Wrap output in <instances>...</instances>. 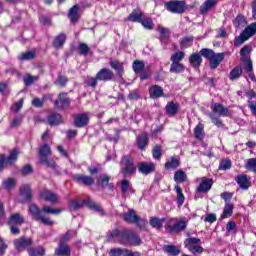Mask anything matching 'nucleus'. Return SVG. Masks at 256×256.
Wrapping results in <instances>:
<instances>
[{"mask_svg":"<svg viewBox=\"0 0 256 256\" xmlns=\"http://www.w3.org/2000/svg\"><path fill=\"white\" fill-rule=\"evenodd\" d=\"M187 225H189V219L186 217H175L169 218L165 224V230L171 234L181 233V231H185L187 229Z\"/></svg>","mask_w":256,"mask_h":256,"instance_id":"nucleus-1","label":"nucleus"},{"mask_svg":"<svg viewBox=\"0 0 256 256\" xmlns=\"http://www.w3.org/2000/svg\"><path fill=\"white\" fill-rule=\"evenodd\" d=\"M200 55L210 61V69H217L223 59H225V53H215L212 49L203 48L200 50Z\"/></svg>","mask_w":256,"mask_h":256,"instance_id":"nucleus-2","label":"nucleus"},{"mask_svg":"<svg viewBox=\"0 0 256 256\" xmlns=\"http://www.w3.org/2000/svg\"><path fill=\"white\" fill-rule=\"evenodd\" d=\"M88 207V209H91L92 211H96L97 213H100V215H105V211H103V208L101 205L95 203L91 199L87 200H71L69 207L70 209H73V211H77V209H81V207Z\"/></svg>","mask_w":256,"mask_h":256,"instance_id":"nucleus-3","label":"nucleus"},{"mask_svg":"<svg viewBox=\"0 0 256 256\" xmlns=\"http://www.w3.org/2000/svg\"><path fill=\"white\" fill-rule=\"evenodd\" d=\"M123 220L126 221V223H134L139 229H145V227H147V220L139 217L133 209H128V211L123 214Z\"/></svg>","mask_w":256,"mask_h":256,"instance_id":"nucleus-4","label":"nucleus"},{"mask_svg":"<svg viewBox=\"0 0 256 256\" xmlns=\"http://www.w3.org/2000/svg\"><path fill=\"white\" fill-rule=\"evenodd\" d=\"M39 155H40V163L42 165H46L50 169H55L57 164L53 160H49V155H51V147L49 144L45 143L39 148Z\"/></svg>","mask_w":256,"mask_h":256,"instance_id":"nucleus-5","label":"nucleus"},{"mask_svg":"<svg viewBox=\"0 0 256 256\" xmlns=\"http://www.w3.org/2000/svg\"><path fill=\"white\" fill-rule=\"evenodd\" d=\"M120 165L122 167V175H133L137 172V166H135V160L131 155H124L121 159Z\"/></svg>","mask_w":256,"mask_h":256,"instance_id":"nucleus-6","label":"nucleus"},{"mask_svg":"<svg viewBox=\"0 0 256 256\" xmlns=\"http://www.w3.org/2000/svg\"><path fill=\"white\" fill-rule=\"evenodd\" d=\"M164 7L169 13L175 15H181L184 11H187V3L183 0H172L164 3Z\"/></svg>","mask_w":256,"mask_h":256,"instance_id":"nucleus-7","label":"nucleus"},{"mask_svg":"<svg viewBox=\"0 0 256 256\" xmlns=\"http://www.w3.org/2000/svg\"><path fill=\"white\" fill-rule=\"evenodd\" d=\"M131 237V230H122L119 229L113 230L109 239H117L120 245H124L125 247H129V239Z\"/></svg>","mask_w":256,"mask_h":256,"instance_id":"nucleus-8","label":"nucleus"},{"mask_svg":"<svg viewBox=\"0 0 256 256\" xmlns=\"http://www.w3.org/2000/svg\"><path fill=\"white\" fill-rule=\"evenodd\" d=\"M29 213L32 215L34 221H41L44 225H53V220L43 216V212L39 209V207L35 204H31L29 206Z\"/></svg>","mask_w":256,"mask_h":256,"instance_id":"nucleus-9","label":"nucleus"},{"mask_svg":"<svg viewBox=\"0 0 256 256\" xmlns=\"http://www.w3.org/2000/svg\"><path fill=\"white\" fill-rule=\"evenodd\" d=\"M18 155L19 152L15 149L10 152L8 157H5V155H0V171H3L7 165H13V163L17 161Z\"/></svg>","mask_w":256,"mask_h":256,"instance_id":"nucleus-10","label":"nucleus"},{"mask_svg":"<svg viewBox=\"0 0 256 256\" xmlns=\"http://www.w3.org/2000/svg\"><path fill=\"white\" fill-rule=\"evenodd\" d=\"M40 199H43V201H46L47 203H59V195L48 189H44L40 192Z\"/></svg>","mask_w":256,"mask_h":256,"instance_id":"nucleus-11","label":"nucleus"},{"mask_svg":"<svg viewBox=\"0 0 256 256\" xmlns=\"http://www.w3.org/2000/svg\"><path fill=\"white\" fill-rule=\"evenodd\" d=\"M213 187V179L207 177L200 178V184L198 185L196 191L197 193H209Z\"/></svg>","mask_w":256,"mask_h":256,"instance_id":"nucleus-12","label":"nucleus"},{"mask_svg":"<svg viewBox=\"0 0 256 256\" xmlns=\"http://www.w3.org/2000/svg\"><path fill=\"white\" fill-rule=\"evenodd\" d=\"M96 76L99 81H104V83H107V81H113L115 78V73H113V70L109 68H102L97 72Z\"/></svg>","mask_w":256,"mask_h":256,"instance_id":"nucleus-13","label":"nucleus"},{"mask_svg":"<svg viewBox=\"0 0 256 256\" xmlns=\"http://www.w3.org/2000/svg\"><path fill=\"white\" fill-rule=\"evenodd\" d=\"M33 245V239L20 237L14 240V247L17 251H25L27 247H31Z\"/></svg>","mask_w":256,"mask_h":256,"instance_id":"nucleus-14","label":"nucleus"},{"mask_svg":"<svg viewBox=\"0 0 256 256\" xmlns=\"http://www.w3.org/2000/svg\"><path fill=\"white\" fill-rule=\"evenodd\" d=\"M138 171L142 173V175H149L150 173H154L155 164L153 162H140L138 164Z\"/></svg>","mask_w":256,"mask_h":256,"instance_id":"nucleus-15","label":"nucleus"},{"mask_svg":"<svg viewBox=\"0 0 256 256\" xmlns=\"http://www.w3.org/2000/svg\"><path fill=\"white\" fill-rule=\"evenodd\" d=\"M70 103L71 99L67 97V93L63 92L60 93L58 99H56L55 107H57V109H65V107H69Z\"/></svg>","mask_w":256,"mask_h":256,"instance_id":"nucleus-16","label":"nucleus"},{"mask_svg":"<svg viewBox=\"0 0 256 256\" xmlns=\"http://www.w3.org/2000/svg\"><path fill=\"white\" fill-rule=\"evenodd\" d=\"M212 112L218 117H229V109L222 104L215 103L211 106Z\"/></svg>","mask_w":256,"mask_h":256,"instance_id":"nucleus-17","label":"nucleus"},{"mask_svg":"<svg viewBox=\"0 0 256 256\" xmlns=\"http://www.w3.org/2000/svg\"><path fill=\"white\" fill-rule=\"evenodd\" d=\"M110 67L116 71V77H118V79H123V75L125 74L123 63L119 62V60H111Z\"/></svg>","mask_w":256,"mask_h":256,"instance_id":"nucleus-18","label":"nucleus"},{"mask_svg":"<svg viewBox=\"0 0 256 256\" xmlns=\"http://www.w3.org/2000/svg\"><path fill=\"white\" fill-rule=\"evenodd\" d=\"M164 167L167 171H173V169L181 167V159L178 156H172L166 161Z\"/></svg>","mask_w":256,"mask_h":256,"instance_id":"nucleus-19","label":"nucleus"},{"mask_svg":"<svg viewBox=\"0 0 256 256\" xmlns=\"http://www.w3.org/2000/svg\"><path fill=\"white\" fill-rule=\"evenodd\" d=\"M74 179L77 183H82V185H85L86 187H91V185L95 183V179L93 177L83 174L74 175Z\"/></svg>","mask_w":256,"mask_h":256,"instance_id":"nucleus-20","label":"nucleus"},{"mask_svg":"<svg viewBox=\"0 0 256 256\" xmlns=\"http://www.w3.org/2000/svg\"><path fill=\"white\" fill-rule=\"evenodd\" d=\"M235 181L239 185L240 189H243L244 191H247V189L251 187V182L245 174L236 176Z\"/></svg>","mask_w":256,"mask_h":256,"instance_id":"nucleus-21","label":"nucleus"},{"mask_svg":"<svg viewBox=\"0 0 256 256\" xmlns=\"http://www.w3.org/2000/svg\"><path fill=\"white\" fill-rule=\"evenodd\" d=\"M88 123H89V114L87 113L78 114L75 117V120H74L75 127H79V128L86 127Z\"/></svg>","mask_w":256,"mask_h":256,"instance_id":"nucleus-22","label":"nucleus"},{"mask_svg":"<svg viewBox=\"0 0 256 256\" xmlns=\"http://www.w3.org/2000/svg\"><path fill=\"white\" fill-rule=\"evenodd\" d=\"M20 195L27 203L31 202V199H33V194L31 193V186L28 184L22 185L20 188Z\"/></svg>","mask_w":256,"mask_h":256,"instance_id":"nucleus-23","label":"nucleus"},{"mask_svg":"<svg viewBox=\"0 0 256 256\" xmlns=\"http://www.w3.org/2000/svg\"><path fill=\"white\" fill-rule=\"evenodd\" d=\"M158 32L160 34V42L163 45H167V43L169 41V37H171V31L169 30V28L159 26L158 27Z\"/></svg>","mask_w":256,"mask_h":256,"instance_id":"nucleus-24","label":"nucleus"},{"mask_svg":"<svg viewBox=\"0 0 256 256\" xmlns=\"http://www.w3.org/2000/svg\"><path fill=\"white\" fill-rule=\"evenodd\" d=\"M55 255L57 256H71V247L67 244L59 242L58 247L55 249Z\"/></svg>","mask_w":256,"mask_h":256,"instance_id":"nucleus-25","label":"nucleus"},{"mask_svg":"<svg viewBox=\"0 0 256 256\" xmlns=\"http://www.w3.org/2000/svg\"><path fill=\"white\" fill-rule=\"evenodd\" d=\"M136 145L140 149V151H143L147 145H149V136L146 133H143L141 135H138L136 138Z\"/></svg>","mask_w":256,"mask_h":256,"instance_id":"nucleus-26","label":"nucleus"},{"mask_svg":"<svg viewBox=\"0 0 256 256\" xmlns=\"http://www.w3.org/2000/svg\"><path fill=\"white\" fill-rule=\"evenodd\" d=\"M110 179L111 176L107 174H101L98 183L101 185V187H108L110 191H113V189H115V186L113 185V183H109Z\"/></svg>","mask_w":256,"mask_h":256,"instance_id":"nucleus-27","label":"nucleus"},{"mask_svg":"<svg viewBox=\"0 0 256 256\" xmlns=\"http://www.w3.org/2000/svg\"><path fill=\"white\" fill-rule=\"evenodd\" d=\"M217 5L216 0H206L201 6H200V14L205 15V13L211 11L213 7Z\"/></svg>","mask_w":256,"mask_h":256,"instance_id":"nucleus-28","label":"nucleus"},{"mask_svg":"<svg viewBox=\"0 0 256 256\" xmlns=\"http://www.w3.org/2000/svg\"><path fill=\"white\" fill-rule=\"evenodd\" d=\"M142 20L143 12H141L139 9H134L127 18V21H132L133 23H141Z\"/></svg>","mask_w":256,"mask_h":256,"instance_id":"nucleus-29","label":"nucleus"},{"mask_svg":"<svg viewBox=\"0 0 256 256\" xmlns=\"http://www.w3.org/2000/svg\"><path fill=\"white\" fill-rule=\"evenodd\" d=\"M189 62L192 65V67H194V69H197V68L201 67V63H203V58H201V54L193 53L189 57Z\"/></svg>","mask_w":256,"mask_h":256,"instance_id":"nucleus-30","label":"nucleus"},{"mask_svg":"<svg viewBox=\"0 0 256 256\" xmlns=\"http://www.w3.org/2000/svg\"><path fill=\"white\" fill-rule=\"evenodd\" d=\"M121 191H122V195H129V193H135V190L133 189V185L127 179L122 180Z\"/></svg>","mask_w":256,"mask_h":256,"instance_id":"nucleus-31","label":"nucleus"},{"mask_svg":"<svg viewBox=\"0 0 256 256\" xmlns=\"http://www.w3.org/2000/svg\"><path fill=\"white\" fill-rule=\"evenodd\" d=\"M68 18L72 23L79 21V5H74L68 12Z\"/></svg>","mask_w":256,"mask_h":256,"instance_id":"nucleus-32","label":"nucleus"},{"mask_svg":"<svg viewBox=\"0 0 256 256\" xmlns=\"http://www.w3.org/2000/svg\"><path fill=\"white\" fill-rule=\"evenodd\" d=\"M166 113L170 117H175L176 113H179V104L175 102H168L166 105Z\"/></svg>","mask_w":256,"mask_h":256,"instance_id":"nucleus-33","label":"nucleus"},{"mask_svg":"<svg viewBox=\"0 0 256 256\" xmlns=\"http://www.w3.org/2000/svg\"><path fill=\"white\" fill-rule=\"evenodd\" d=\"M150 97L151 99H159L163 97V88L158 85H154L150 88Z\"/></svg>","mask_w":256,"mask_h":256,"instance_id":"nucleus-34","label":"nucleus"},{"mask_svg":"<svg viewBox=\"0 0 256 256\" xmlns=\"http://www.w3.org/2000/svg\"><path fill=\"white\" fill-rule=\"evenodd\" d=\"M128 241V247H139V245L142 243L141 237H139V235L135 234L133 231L130 232V238Z\"/></svg>","mask_w":256,"mask_h":256,"instance_id":"nucleus-35","label":"nucleus"},{"mask_svg":"<svg viewBox=\"0 0 256 256\" xmlns=\"http://www.w3.org/2000/svg\"><path fill=\"white\" fill-rule=\"evenodd\" d=\"M163 223H165V218H159V217H152L150 218V225L154 229H162Z\"/></svg>","mask_w":256,"mask_h":256,"instance_id":"nucleus-36","label":"nucleus"},{"mask_svg":"<svg viewBox=\"0 0 256 256\" xmlns=\"http://www.w3.org/2000/svg\"><path fill=\"white\" fill-rule=\"evenodd\" d=\"M241 75H243V69H241V67L239 66H236L234 69L230 71L229 79L230 81H237V79H239Z\"/></svg>","mask_w":256,"mask_h":256,"instance_id":"nucleus-37","label":"nucleus"},{"mask_svg":"<svg viewBox=\"0 0 256 256\" xmlns=\"http://www.w3.org/2000/svg\"><path fill=\"white\" fill-rule=\"evenodd\" d=\"M175 183H185L187 181V174L183 170H177L174 174Z\"/></svg>","mask_w":256,"mask_h":256,"instance_id":"nucleus-38","label":"nucleus"},{"mask_svg":"<svg viewBox=\"0 0 256 256\" xmlns=\"http://www.w3.org/2000/svg\"><path fill=\"white\" fill-rule=\"evenodd\" d=\"M231 215H233V204L226 202L221 219H228V217H231Z\"/></svg>","mask_w":256,"mask_h":256,"instance_id":"nucleus-39","label":"nucleus"},{"mask_svg":"<svg viewBox=\"0 0 256 256\" xmlns=\"http://www.w3.org/2000/svg\"><path fill=\"white\" fill-rule=\"evenodd\" d=\"M48 123L49 125H60L63 123V118L58 113H54L48 116Z\"/></svg>","mask_w":256,"mask_h":256,"instance_id":"nucleus-40","label":"nucleus"},{"mask_svg":"<svg viewBox=\"0 0 256 256\" xmlns=\"http://www.w3.org/2000/svg\"><path fill=\"white\" fill-rule=\"evenodd\" d=\"M132 69L134 73H143V70L145 69V62L141 60H135L132 64Z\"/></svg>","mask_w":256,"mask_h":256,"instance_id":"nucleus-41","label":"nucleus"},{"mask_svg":"<svg viewBox=\"0 0 256 256\" xmlns=\"http://www.w3.org/2000/svg\"><path fill=\"white\" fill-rule=\"evenodd\" d=\"M183 71H185V66L182 63H178V62H172L171 66H170V73H183Z\"/></svg>","mask_w":256,"mask_h":256,"instance_id":"nucleus-42","label":"nucleus"},{"mask_svg":"<svg viewBox=\"0 0 256 256\" xmlns=\"http://www.w3.org/2000/svg\"><path fill=\"white\" fill-rule=\"evenodd\" d=\"M163 251L169 253V255H179L181 253V250L175 245H165L163 246Z\"/></svg>","mask_w":256,"mask_h":256,"instance_id":"nucleus-43","label":"nucleus"},{"mask_svg":"<svg viewBox=\"0 0 256 256\" xmlns=\"http://www.w3.org/2000/svg\"><path fill=\"white\" fill-rule=\"evenodd\" d=\"M176 193H177V204L179 207L185 203V195H183V190L179 187V185H176L174 187Z\"/></svg>","mask_w":256,"mask_h":256,"instance_id":"nucleus-44","label":"nucleus"},{"mask_svg":"<svg viewBox=\"0 0 256 256\" xmlns=\"http://www.w3.org/2000/svg\"><path fill=\"white\" fill-rule=\"evenodd\" d=\"M242 33H244V35H246L248 39L250 37H253V35H255L256 33V22L247 26Z\"/></svg>","mask_w":256,"mask_h":256,"instance_id":"nucleus-45","label":"nucleus"},{"mask_svg":"<svg viewBox=\"0 0 256 256\" xmlns=\"http://www.w3.org/2000/svg\"><path fill=\"white\" fill-rule=\"evenodd\" d=\"M29 256H42L45 255V248L39 246L37 248H29L28 249Z\"/></svg>","mask_w":256,"mask_h":256,"instance_id":"nucleus-46","label":"nucleus"},{"mask_svg":"<svg viewBox=\"0 0 256 256\" xmlns=\"http://www.w3.org/2000/svg\"><path fill=\"white\" fill-rule=\"evenodd\" d=\"M37 81H39V76H33L31 74H27L23 78V82L26 85V87H29V86L33 85Z\"/></svg>","mask_w":256,"mask_h":256,"instance_id":"nucleus-47","label":"nucleus"},{"mask_svg":"<svg viewBox=\"0 0 256 256\" xmlns=\"http://www.w3.org/2000/svg\"><path fill=\"white\" fill-rule=\"evenodd\" d=\"M67 38L65 37V34H60L58 35L53 42V45L56 49H59V47H63V45L65 44V40Z\"/></svg>","mask_w":256,"mask_h":256,"instance_id":"nucleus-48","label":"nucleus"},{"mask_svg":"<svg viewBox=\"0 0 256 256\" xmlns=\"http://www.w3.org/2000/svg\"><path fill=\"white\" fill-rule=\"evenodd\" d=\"M42 213H46L47 215H59L61 213V209L53 208L51 206H44L42 208Z\"/></svg>","mask_w":256,"mask_h":256,"instance_id":"nucleus-49","label":"nucleus"},{"mask_svg":"<svg viewBox=\"0 0 256 256\" xmlns=\"http://www.w3.org/2000/svg\"><path fill=\"white\" fill-rule=\"evenodd\" d=\"M18 59L20 61H31L32 59H35V51L24 52L18 57Z\"/></svg>","mask_w":256,"mask_h":256,"instance_id":"nucleus-50","label":"nucleus"},{"mask_svg":"<svg viewBox=\"0 0 256 256\" xmlns=\"http://www.w3.org/2000/svg\"><path fill=\"white\" fill-rule=\"evenodd\" d=\"M203 129H204L203 124H198L194 129L195 138L198 139L199 141H203V137H204Z\"/></svg>","mask_w":256,"mask_h":256,"instance_id":"nucleus-51","label":"nucleus"},{"mask_svg":"<svg viewBox=\"0 0 256 256\" xmlns=\"http://www.w3.org/2000/svg\"><path fill=\"white\" fill-rule=\"evenodd\" d=\"M183 59H185V53H183V52H175L171 56L170 61L172 63H181V61H183Z\"/></svg>","mask_w":256,"mask_h":256,"instance_id":"nucleus-52","label":"nucleus"},{"mask_svg":"<svg viewBox=\"0 0 256 256\" xmlns=\"http://www.w3.org/2000/svg\"><path fill=\"white\" fill-rule=\"evenodd\" d=\"M245 169L248 171H252V173H256V158H250L246 161Z\"/></svg>","mask_w":256,"mask_h":256,"instance_id":"nucleus-53","label":"nucleus"},{"mask_svg":"<svg viewBox=\"0 0 256 256\" xmlns=\"http://www.w3.org/2000/svg\"><path fill=\"white\" fill-rule=\"evenodd\" d=\"M199 243H201V239L195 238V237H190V238L185 240L184 245L188 249L189 247L196 246Z\"/></svg>","mask_w":256,"mask_h":256,"instance_id":"nucleus-54","label":"nucleus"},{"mask_svg":"<svg viewBox=\"0 0 256 256\" xmlns=\"http://www.w3.org/2000/svg\"><path fill=\"white\" fill-rule=\"evenodd\" d=\"M73 235H77V232L73 231V230H68L60 239L59 243H62L65 245L66 241H69V239H71V237H73Z\"/></svg>","mask_w":256,"mask_h":256,"instance_id":"nucleus-55","label":"nucleus"},{"mask_svg":"<svg viewBox=\"0 0 256 256\" xmlns=\"http://www.w3.org/2000/svg\"><path fill=\"white\" fill-rule=\"evenodd\" d=\"M140 23L141 25H143L145 29H148V30H151L153 29V27H155V24H153V20L151 18L142 19Z\"/></svg>","mask_w":256,"mask_h":256,"instance_id":"nucleus-56","label":"nucleus"},{"mask_svg":"<svg viewBox=\"0 0 256 256\" xmlns=\"http://www.w3.org/2000/svg\"><path fill=\"white\" fill-rule=\"evenodd\" d=\"M249 38L246 36V34L244 32H242L236 39L234 42V45H236V47H239L241 45H243L244 41H247Z\"/></svg>","mask_w":256,"mask_h":256,"instance_id":"nucleus-57","label":"nucleus"},{"mask_svg":"<svg viewBox=\"0 0 256 256\" xmlns=\"http://www.w3.org/2000/svg\"><path fill=\"white\" fill-rule=\"evenodd\" d=\"M191 43H193V37H185L181 42L180 46L182 49H187L188 47H191Z\"/></svg>","mask_w":256,"mask_h":256,"instance_id":"nucleus-58","label":"nucleus"},{"mask_svg":"<svg viewBox=\"0 0 256 256\" xmlns=\"http://www.w3.org/2000/svg\"><path fill=\"white\" fill-rule=\"evenodd\" d=\"M127 249H122V248H114L110 250L109 255L110 256H122L125 255Z\"/></svg>","mask_w":256,"mask_h":256,"instance_id":"nucleus-59","label":"nucleus"},{"mask_svg":"<svg viewBox=\"0 0 256 256\" xmlns=\"http://www.w3.org/2000/svg\"><path fill=\"white\" fill-rule=\"evenodd\" d=\"M67 81V77L59 75L54 83L55 85H58V87H65V85H67Z\"/></svg>","mask_w":256,"mask_h":256,"instance_id":"nucleus-60","label":"nucleus"},{"mask_svg":"<svg viewBox=\"0 0 256 256\" xmlns=\"http://www.w3.org/2000/svg\"><path fill=\"white\" fill-rule=\"evenodd\" d=\"M99 82V78H97V75L96 77H88L86 79V85H88V87H97V83Z\"/></svg>","mask_w":256,"mask_h":256,"instance_id":"nucleus-61","label":"nucleus"},{"mask_svg":"<svg viewBox=\"0 0 256 256\" xmlns=\"http://www.w3.org/2000/svg\"><path fill=\"white\" fill-rule=\"evenodd\" d=\"M23 221H24L23 217L16 213L10 217L9 223H18L19 225H21L23 224Z\"/></svg>","mask_w":256,"mask_h":256,"instance_id":"nucleus-62","label":"nucleus"},{"mask_svg":"<svg viewBox=\"0 0 256 256\" xmlns=\"http://www.w3.org/2000/svg\"><path fill=\"white\" fill-rule=\"evenodd\" d=\"M220 171H227V169H231V160H222L219 165Z\"/></svg>","mask_w":256,"mask_h":256,"instance_id":"nucleus-63","label":"nucleus"},{"mask_svg":"<svg viewBox=\"0 0 256 256\" xmlns=\"http://www.w3.org/2000/svg\"><path fill=\"white\" fill-rule=\"evenodd\" d=\"M188 249L193 253V255H199L203 253L204 249L201 246H188Z\"/></svg>","mask_w":256,"mask_h":256,"instance_id":"nucleus-64","label":"nucleus"}]
</instances>
